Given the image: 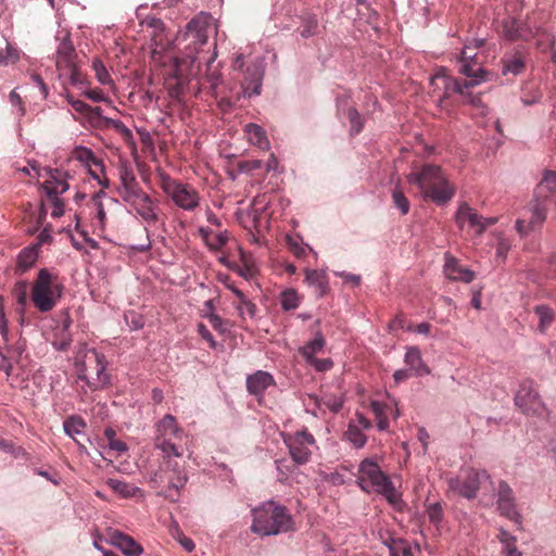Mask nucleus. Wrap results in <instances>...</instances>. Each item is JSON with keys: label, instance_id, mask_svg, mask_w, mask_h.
I'll list each match as a JSON object with an SVG mask.
<instances>
[{"label": "nucleus", "instance_id": "nucleus-58", "mask_svg": "<svg viewBox=\"0 0 556 556\" xmlns=\"http://www.w3.org/2000/svg\"><path fill=\"white\" fill-rule=\"evenodd\" d=\"M308 365L314 367L319 372H325L330 370L333 367V362L331 358H312L306 362Z\"/></svg>", "mask_w": 556, "mask_h": 556}, {"label": "nucleus", "instance_id": "nucleus-52", "mask_svg": "<svg viewBox=\"0 0 556 556\" xmlns=\"http://www.w3.org/2000/svg\"><path fill=\"white\" fill-rule=\"evenodd\" d=\"M27 290L28 283L25 280H20L14 285L13 294L21 306H25L27 303Z\"/></svg>", "mask_w": 556, "mask_h": 556}, {"label": "nucleus", "instance_id": "nucleus-10", "mask_svg": "<svg viewBox=\"0 0 556 556\" xmlns=\"http://www.w3.org/2000/svg\"><path fill=\"white\" fill-rule=\"evenodd\" d=\"M491 480L490 475L484 469H467L463 475L447 478L448 491L463 496L467 500L475 498L480 489V485Z\"/></svg>", "mask_w": 556, "mask_h": 556}, {"label": "nucleus", "instance_id": "nucleus-2", "mask_svg": "<svg viewBox=\"0 0 556 556\" xmlns=\"http://www.w3.org/2000/svg\"><path fill=\"white\" fill-rule=\"evenodd\" d=\"M251 530L262 536L278 535L293 529L292 516L275 501L262 503L252 510Z\"/></svg>", "mask_w": 556, "mask_h": 556}, {"label": "nucleus", "instance_id": "nucleus-62", "mask_svg": "<svg viewBox=\"0 0 556 556\" xmlns=\"http://www.w3.org/2000/svg\"><path fill=\"white\" fill-rule=\"evenodd\" d=\"M197 329L199 336L208 343L211 349L215 350L217 348V342L215 341L207 327L204 324H199Z\"/></svg>", "mask_w": 556, "mask_h": 556}, {"label": "nucleus", "instance_id": "nucleus-9", "mask_svg": "<svg viewBox=\"0 0 556 556\" xmlns=\"http://www.w3.org/2000/svg\"><path fill=\"white\" fill-rule=\"evenodd\" d=\"M122 200L128 206V212L143 220L148 226L155 224L160 219V201L142 189Z\"/></svg>", "mask_w": 556, "mask_h": 556}, {"label": "nucleus", "instance_id": "nucleus-30", "mask_svg": "<svg viewBox=\"0 0 556 556\" xmlns=\"http://www.w3.org/2000/svg\"><path fill=\"white\" fill-rule=\"evenodd\" d=\"M502 74L503 75H519L523 72L526 60L521 52L516 51L513 54L505 55L502 59Z\"/></svg>", "mask_w": 556, "mask_h": 556}, {"label": "nucleus", "instance_id": "nucleus-3", "mask_svg": "<svg viewBox=\"0 0 556 556\" xmlns=\"http://www.w3.org/2000/svg\"><path fill=\"white\" fill-rule=\"evenodd\" d=\"M75 367L78 371V379L86 381L88 387L93 390L102 389L110 381L105 355L96 349L86 346L80 349L76 355Z\"/></svg>", "mask_w": 556, "mask_h": 556}, {"label": "nucleus", "instance_id": "nucleus-14", "mask_svg": "<svg viewBox=\"0 0 556 556\" xmlns=\"http://www.w3.org/2000/svg\"><path fill=\"white\" fill-rule=\"evenodd\" d=\"M431 97L435 99L440 109H447V100L459 89V79L448 75L444 68H440L431 77Z\"/></svg>", "mask_w": 556, "mask_h": 556}, {"label": "nucleus", "instance_id": "nucleus-32", "mask_svg": "<svg viewBox=\"0 0 556 556\" xmlns=\"http://www.w3.org/2000/svg\"><path fill=\"white\" fill-rule=\"evenodd\" d=\"M481 79H468V80H459V89L456 90L457 96H459L460 101L465 104H471L473 106H479L482 104L480 97L475 96L470 92V89L480 85Z\"/></svg>", "mask_w": 556, "mask_h": 556}, {"label": "nucleus", "instance_id": "nucleus-42", "mask_svg": "<svg viewBox=\"0 0 556 556\" xmlns=\"http://www.w3.org/2000/svg\"><path fill=\"white\" fill-rule=\"evenodd\" d=\"M534 313L539 317V330L545 332L555 318V312L552 307L541 304L534 307Z\"/></svg>", "mask_w": 556, "mask_h": 556}, {"label": "nucleus", "instance_id": "nucleus-4", "mask_svg": "<svg viewBox=\"0 0 556 556\" xmlns=\"http://www.w3.org/2000/svg\"><path fill=\"white\" fill-rule=\"evenodd\" d=\"M356 484L366 493L377 492L381 494L391 504H396L400 500V495L390 478L371 458H365L361 462Z\"/></svg>", "mask_w": 556, "mask_h": 556}, {"label": "nucleus", "instance_id": "nucleus-43", "mask_svg": "<svg viewBox=\"0 0 556 556\" xmlns=\"http://www.w3.org/2000/svg\"><path fill=\"white\" fill-rule=\"evenodd\" d=\"M207 313L205 318L210 321L211 326L219 333H226L228 331V323L223 319L219 315L214 313V306L211 301L205 302Z\"/></svg>", "mask_w": 556, "mask_h": 556}, {"label": "nucleus", "instance_id": "nucleus-31", "mask_svg": "<svg viewBox=\"0 0 556 556\" xmlns=\"http://www.w3.org/2000/svg\"><path fill=\"white\" fill-rule=\"evenodd\" d=\"M305 281L308 286L315 288L317 295L324 296L328 291V279L324 270L306 269Z\"/></svg>", "mask_w": 556, "mask_h": 556}, {"label": "nucleus", "instance_id": "nucleus-17", "mask_svg": "<svg viewBox=\"0 0 556 556\" xmlns=\"http://www.w3.org/2000/svg\"><path fill=\"white\" fill-rule=\"evenodd\" d=\"M496 507L502 516L515 521L517 525L521 523V516L516 507V496L510 485L505 480H500L496 492Z\"/></svg>", "mask_w": 556, "mask_h": 556}, {"label": "nucleus", "instance_id": "nucleus-48", "mask_svg": "<svg viewBox=\"0 0 556 556\" xmlns=\"http://www.w3.org/2000/svg\"><path fill=\"white\" fill-rule=\"evenodd\" d=\"M346 116L351 124V129H350L351 136L358 135L364 128V122H363L361 114L358 113V111L355 108H349L346 111Z\"/></svg>", "mask_w": 556, "mask_h": 556}, {"label": "nucleus", "instance_id": "nucleus-53", "mask_svg": "<svg viewBox=\"0 0 556 556\" xmlns=\"http://www.w3.org/2000/svg\"><path fill=\"white\" fill-rule=\"evenodd\" d=\"M103 121H104L106 126H110V127L114 128L125 139H129V138L132 137L131 130L121 119L103 117Z\"/></svg>", "mask_w": 556, "mask_h": 556}, {"label": "nucleus", "instance_id": "nucleus-6", "mask_svg": "<svg viewBox=\"0 0 556 556\" xmlns=\"http://www.w3.org/2000/svg\"><path fill=\"white\" fill-rule=\"evenodd\" d=\"M264 77V66L262 62L252 63L247 67L244 72V77L241 83V89L238 91L233 99L222 96L217 91V105L223 112H228L231 110L236 101H239L241 98H251L253 96H258L262 91V84Z\"/></svg>", "mask_w": 556, "mask_h": 556}, {"label": "nucleus", "instance_id": "nucleus-57", "mask_svg": "<svg viewBox=\"0 0 556 556\" xmlns=\"http://www.w3.org/2000/svg\"><path fill=\"white\" fill-rule=\"evenodd\" d=\"M262 166L263 162L260 160H247L239 162L237 168L239 174H251Z\"/></svg>", "mask_w": 556, "mask_h": 556}, {"label": "nucleus", "instance_id": "nucleus-56", "mask_svg": "<svg viewBox=\"0 0 556 556\" xmlns=\"http://www.w3.org/2000/svg\"><path fill=\"white\" fill-rule=\"evenodd\" d=\"M229 240V232L227 230L220 231L218 233H214L211 241H208V247L211 250H220L223 247L227 244Z\"/></svg>", "mask_w": 556, "mask_h": 556}, {"label": "nucleus", "instance_id": "nucleus-55", "mask_svg": "<svg viewBox=\"0 0 556 556\" xmlns=\"http://www.w3.org/2000/svg\"><path fill=\"white\" fill-rule=\"evenodd\" d=\"M93 71L98 81L102 85H109L112 83L109 72L104 64L100 60H94L92 64Z\"/></svg>", "mask_w": 556, "mask_h": 556}, {"label": "nucleus", "instance_id": "nucleus-26", "mask_svg": "<svg viewBox=\"0 0 556 556\" xmlns=\"http://www.w3.org/2000/svg\"><path fill=\"white\" fill-rule=\"evenodd\" d=\"M404 363L408 369L416 377H421L430 374V369L425 364L420 350L417 346H407L404 356Z\"/></svg>", "mask_w": 556, "mask_h": 556}, {"label": "nucleus", "instance_id": "nucleus-1", "mask_svg": "<svg viewBox=\"0 0 556 556\" xmlns=\"http://www.w3.org/2000/svg\"><path fill=\"white\" fill-rule=\"evenodd\" d=\"M185 37L194 45L184 58L167 56L164 62V76L167 93L170 99L180 101L186 91L198 92L200 85L205 81L215 98H217L222 75L217 70H211L216 59V52L206 61L205 74L202 75L201 64L195 52L207 42L206 26L199 20H191L186 26Z\"/></svg>", "mask_w": 556, "mask_h": 556}, {"label": "nucleus", "instance_id": "nucleus-15", "mask_svg": "<svg viewBox=\"0 0 556 556\" xmlns=\"http://www.w3.org/2000/svg\"><path fill=\"white\" fill-rule=\"evenodd\" d=\"M546 218V210L541 200H536L534 195L533 203L525 208L522 217L518 218L515 224L517 232L521 237L528 236L531 231L540 228Z\"/></svg>", "mask_w": 556, "mask_h": 556}, {"label": "nucleus", "instance_id": "nucleus-11", "mask_svg": "<svg viewBox=\"0 0 556 556\" xmlns=\"http://www.w3.org/2000/svg\"><path fill=\"white\" fill-rule=\"evenodd\" d=\"M514 402L525 415L538 417L547 415V407L532 380H525L519 384Z\"/></svg>", "mask_w": 556, "mask_h": 556}, {"label": "nucleus", "instance_id": "nucleus-21", "mask_svg": "<svg viewBox=\"0 0 556 556\" xmlns=\"http://www.w3.org/2000/svg\"><path fill=\"white\" fill-rule=\"evenodd\" d=\"M455 220L460 228H463L465 223L467 222L469 227L475 229L478 235H481L483 232V216L478 214L465 202L458 206V210L455 215Z\"/></svg>", "mask_w": 556, "mask_h": 556}, {"label": "nucleus", "instance_id": "nucleus-47", "mask_svg": "<svg viewBox=\"0 0 556 556\" xmlns=\"http://www.w3.org/2000/svg\"><path fill=\"white\" fill-rule=\"evenodd\" d=\"M280 303L283 311L295 309L300 305L298 292L293 289L285 290L281 293Z\"/></svg>", "mask_w": 556, "mask_h": 556}, {"label": "nucleus", "instance_id": "nucleus-29", "mask_svg": "<svg viewBox=\"0 0 556 556\" xmlns=\"http://www.w3.org/2000/svg\"><path fill=\"white\" fill-rule=\"evenodd\" d=\"M476 54L465 55V62H459V73L468 79H481V84L488 80V72L482 67L481 63L469 62V59H475Z\"/></svg>", "mask_w": 556, "mask_h": 556}, {"label": "nucleus", "instance_id": "nucleus-51", "mask_svg": "<svg viewBox=\"0 0 556 556\" xmlns=\"http://www.w3.org/2000/svg\"><path fill=\"white\" fill-rule=\"evenodd\" d=\"M240 317H244L245 315L250 318H254L256 315V305L251 302L247 296L243 300L238 301L236 306Z\"/></svg>", "mask_w": 556, "mask_h": 556}, {"label": "nucleus", "instance_id": "nucleus-22", "mask_svg": "<svg viewBox=\"0 0 556 556\" xmlns=\"http://www.w3.org/2000/svg\"><path fill=\"white\" fill-rule=\"evenodd\" d=\"M110 538L111 544L117 547L126 556H141L143 554L142 546L128 534L114 530Z\"/></svg>", "mask_w": 556, "mask_h": 556}, {"label": "nucleus", "instance_id": "nucleus-64", "mask_svg": "<svg viewBox=\"0 0 556 556\" xmlns=\"http://www.w3.org/2000/svg\"><path fill=\"white\" fill-rule=\"evenodd\" d=\"M168 532L170 536L176 541H179L185 535L179 523L175 519H172L168 526Z\"/></svg>", "mask_w": 556, "mask_h": 556}, {"label": "nucleus", "instance_id": "nucleus-28", "mask_svg": "<svg viewBox=\"0 0 556 556\" xmlns=\"http://www.w3.org/2000/svg\"><path fill=\"white\" fill-rule=\"evenodd\" d=\"M50 177L51 179L45 181L41 186L47 195H60L68 190L70 185L59 169L50 170Z\"/></svg>", "mask_w": 556, "mask_h": 556}, {"label": "nucleus", "instance_id": "nucleus-8", "mask_svg": "<svg viewBox=\"0 0 556 556\" xmlns=\"http://www.w3.org/2000/svg\"><path fill=\"white\" fill-rule=\"evenodd\" d=\"M182 434L184 430L179 427L176 418L167 414L155 424L154 447L159 450L162 455L181 457L182 451L175 441L181 440Z\"/></svg>", "mask_w": 556, "mask_h": 556}, {"label": "nucleus", "instance_id": "nucleus-23", "mask_svg": "<svg viewBox=\"0 0 556 556\" xmlns=\"http://www.w3.org/2000/svg\"><path fill=\"white\" fill-rule=\"evenodd\" d=\"M534 195L536 200L551 201L556 204V172L545 170L541 181L538 184Z\"/></svg>", "mask_w": 556, "mask_h": 556}, {"label": "nucleus", "instance_id": "nucleus-60", "mask_svg": "<svg viewBox=\"0 0 556 556\" xmlns=\"http://www.w3.org/2000/svg\"><path fill=\"white\" fill-rule=\"evenodd\" d=\"M67 325L65 326V328L62 330L63 332V336L62 338L60 339H55L52 341V346L56 350V351H66L68 349V346L71 345L72 343V338L71 336L66 332L67 330Z\"/></svg>", "mask_w": 556, "mask_h": 556}, {"label": "nucleus", "instance_id": "nucleus-40", "mask_svg": "<svg viewBox=\"0 0 556 556\" xmlns=\"http://www.w3.org/2000/svg\"><path fill=\"white\" fill-rule=\"evenodd\" d=\"M344 438L349 441L355 448H363L367 442V437L364 431L361 430V427L356 425L354 421H350L346 431L344 432Z\"/></svg>", "mask_w": 556, "mask_h": 556}, {"label": "nucleus", "instance_id": "nucleus-36", "mask_svg": "<svg viewBox=\"0 0 556 556\" xmlns=\"http://www.w3.org/2000/svg\"><path fill=\"white\" fill-rule=\"evenodd\" d=\"M244 131L252 144L257 146L262 150L269 148V141L266 137V132L260 125L253 123L247 124L244 126Z\"/></svg>", "mask_w": 556, "mask_h": 556}, {"label": "nucleus", "instance_id": "nucleus-63", "mask_svg": "<svg viewBox=\"0 0 556 556\" xmlns=\"http://www.w3.org/2000/svg\"><path fill=\"white\" fill-rule=\"evenodd\" d=\"M498 540L503 545V549L515 544L516 538L503 528L500 529Z\"/></svg>", "mask_w": 556, "mask_h": 556}, {"label": "nucleus", "instance_id": "nucleus-37", "mask_svg": "<svg viewBox=\"0 0 556 556\" xmlns=\"http://www.w3.org/2000/svg\"><path fill=\"white\" fill-rule=\"evenodd\" d=\"M59 77H64L68 80V83L77 88H83L86 84V79L81 72L79 71L77 62L72 63L70 66H64L60 70Z\"/></svg>", "mask_w": 556, "mask_h": 556}, {"label": "nucleus", "instance_id": "nucleus-46", "mask_svg": "<svg viewBox=\"0 0 556 556\" xmlns=\"http://www.w3.org/2000/svg\"><path fill=\"white\" fill-rule=\"evenodd\" d=\"M429 521L435 527L437 534L441 533L443 521V509L440 503H432L427 506Z\"/></svg>", "mask_w": 556, "mask_h": 556}, {"label": "nucleus", "instance_id": "nucleus-49", "mask_svg": "<svg viewBox=\"0 0 556 556\" xmlns=\"http://www.w3.org/2000/svg\"><path fill=\"white\" fill-rule=\"evenodd\" d=\"M21 58V51L7 41L5 51L0 49V65L15 63Z\"/></svg>", "mask_w": 556, "mask_h": 556}, {"label": "nucleus", "instance_id": "nucleus-59", "mask_svg": "<svg viewBox=\"0 0 556 556\" xmlns=\"http://www.w3.org/2000/svg\"><path fill=\"white\" fill-rule=\"evenodd\" d=\"M276 468L278 471V480L280 482H287L293 469L287 464V460H276Z\"/></svg>", "mask_w": 556, "mask_h": 556}, {"label": "nucleus", "instance_id": "nucleus-34", "mask_svg": "<svg viewBox=\"0 0 556 556\" xmlns=\"http://www.w3.org/2000/svg\"><path fill=\"white\" fill-rule=\"evenodd\" d=\"M119 179H121V184L117 188V193L121 197V199H124V198L130 195L131 193L142 189L139 186L132 172L127 168H125L121 172Z\"/></svg>", "mask_w": 556, "mask_h": 556}, {"label": "nucleus", "instance_id": "nucleus-12", "mask_svg": "<svg viewBox=\"0 0 556 556\" xmlns=\"http://www.w3.org/2000/svg\"><path fill=\"white\" fill-rule=\"evenodd\" d=\"M282 441L288 447L289 454L295 465L302 466L309 462L312 447L316 445V441L307 429H302L294 433H285L282 434Z\"/></svg>", "mask_w": 556, "mask_h": 556}, {"label": "nucleus", "instance_id": "nucleus-61", "mask_svg": "<svg viewBox=\"0 0 556 556\" xmlns=\"http://www.w3.org/2000/svg\"><path fill=\"white\" fill-rule=\"evenodd\" d=\"M52 204L51 216L53 218H59L64 214V204L63 201L59 198V195H47Z\"/></svg>", "mask_w": 556, "mask_h": 556}, {"label": "nucleus", "instance_id": "nucleus-27", "mask_svg": "<svg viewBox=\"0 0 556 556\" xmlns=\"http://www.w3.org/2000/svg\"><path fill=\"white\" fill-rule=\"evenodd\" d=\"M38 256V244L24 248L17 255L15 274L23 275L28 271L36 264Z\"/></svg>", "mask_w": 556, "mask_h": 556}, {"label": "nucleus", "instance_id": "nucleus-24", "mask_svg": "<svg viewBox=\"0 0 556 556\" xmlns=\"http://www.w3.org/2000/svg\"><path fill=\"white\" fill-rule=\"evenodd\" d=\"M444 274L450 280L469 283L475 278V273L459 265L458 260L445 255Z\"/></svg>", "mask_w": 556, "mask_h": 556}, {"label": "nucleus", "instance_id": "nucleus-35", "mask_svg": "<svg viewBox=\"0 0 556 556\" xmlns=\"http://www.w3.org/2000/svg\"><path fill=\"white\" fill-rule=\"evenodd\" d=\"M106 483L115 493L125 498L136 497L138 495L143 496L142 490L132 483L119 479H109Z\"/></svg>", "mask_w": 556, "mask_h": 556}, {"label": "nucleus", "instance_id": "nucleus-39", "mask_svg": "<svg viewBox=\"0 0 556 556\" xmlns=\"http://www.w3.org/2000/svg\"><path fill=\"white\" fill-rule=\"evenodd\" d=\"M73 157L76 161H78L81 164H84L85 166H87V167H90L91 165H94V166L100 167L101 170L104 167L102 161L99 160L94 155L93 151L91 149L83 147V146H79V147L75 148V150L73 152Z\"/></svg>", "mask_w": 556, "mask_h": 556}, {"label": "nucleus", "instance_id": "nucleus-54", "mask_svg": "<svg viewBox=\"0 0 556 556\" xmlns=\"http://www.w3.org/2000/svg\"><path fill=\"white\" fill-rule=\"evenodd\" d=\"M238 250H239L240 258L243 262V267L232 266L230 263H227L224 258H222V262L224 264H226L232 270H236L239 276L243 277L244 279H249L251 277V269L247 263L245 253L241 248H239Z\"/></svg>", "mask_w": 556, "mask_h": 556}, {"label": "nucleus", "instance_id": "nucleus-25", "mask_svg": "<svg viewBox=\"0 0 556 556\" xmlns=\"http://www.w3.org/2000/svg\"><path fill=\"white\" fill-rule=\"evenodd\" d=\"M454 195L455 188L445 177L441 182L434 185V188L429 189V191H427L422 197L425 199H430L437 205H445Z\"/></svg>", "mask_w": 556, "mask_h": 556}, {"label": "nucleus", "instance_id": "nucleus-19", "mask_svg": "<svg viewBox=\"0 0 556 556\" xmlns=\"http://www.w3.org/2000/svg\"><path fill=\"white\" fill-rule=\"evenodd\" d=\"M538 34V28L529 25L527 21L508 17L503 21V35L509 41H529Z\"/></svg>", "mask_w": 556, "mask_h": 556}, {"label": "nucleus", "instance_id": "nucleus-33", "mask_svg": "<svg viewBox=\"0 0 556 556\" xmlns=\"http://www.w3.org/2000/svg\"><path fill=\"white\" fill-rule=\"evenodd\" d=\"M382 542L388 547L391 556H414L410 544L402 538L389 535Z\"/></svg>", "mask_w": 556, "mask_h": 556}, {"label": "nucleus", "instance_id": "nucleus-16", "mask_svg": "<svg viewBox=\"0 0 556 556\" xmlns=\"http://www.w3.org/2000/svg\"><path fill=\"white\" fill-rule=\"evenodd\" d=\"M445 176L440 166L433 164H424L415 168L408 176L407 181L418 187L422 195L434 188V185L441 182Z\"/></svg>", "mask_w": 556, "mask_h": 556}, {"label": "nucleus", "instance_id": "nucleus-5", "mask_svg": "<svg viewBox=\"0 0 556 556\" xmlns=\"http://www.w3.org/2000/svg\"><path fill=\"white\" fill-rule=\"evenodd\" d=\"M63 286L58 274L49 268H41L31 288V301L41 313L52 311L62 298Z\"/></svg>", "mask_w": 556, "mask_h": 556}, {"label": "nucleus", "instance_id": "nucleus-45", "mask_svg": "<svg viewBox=\"0 0 556 556\" xmlns=\"http://www.w3.org/2000/svg\"><path fill=\"white\" fill-rule=\"evenodd\" d=\"M318 27V21L316 15L306 13L302 16V29H301V37L302 38H309L316 35Z\"/></svg>", "mask_w": 556, "mask_h": 556}, {"label": "nucleus", "instance_id": "nucleus-20", "mask_svg": "<svg viewBox=\"0 0 556 556\" xmlns=\"http://www.w3.org/2000/svg\"><path fill=\"white\" fill-rule=\"evenodd\" d=\"M245 384L250 394L255 396H263L269 387L276 384V381L270 372L257 370L252 375H248Z\"/></svg>", "mask_w": 556, "mask_h": 556}, {"label": "nucleus", "instance_id": "nucleus-38", "mask_svg": "<svg viewBox=\"0 0 556 556\" xmlns=\"http://www.w3.org/2000/svg\"><path fill=\"white\" fill-rule=\"evenodd\" d=\"M326 345V340L320 332H317L313 340L307 342L300 349L301 355L306 362L315 357L316 354L320 353Z\"/></svg>", "mask_w": 556, "mask_h": 556}, {"label": "nucleus", "instance_id": "nucleus-13", "mask_svg": "<svg viewBox=\"0 0 556 556\" xmlns=\"http://www.w3.org/2000/svg\"><path fill=\"white\" fill-rule=\"evenodd\" d=\"M162 457L163 470L169 471L173 475L168 478V485L160 493V495L173 503H177L180 498V491L187 484L189 477L185 467L177 462V457L175 455H162Z\"/></svg>", "mask_w": 556, "mask_h": 556}, {"label": "nucleus", "instance_id": "nucleus-7", "mask_svg": "<svg viewBox=\"0 0 556 556\" xmlns=\"http://www.w3.org/2000/svg\"><path fill=\"white\" fill-rule=\"evenodd\" d=\"M160 188L184 211L192 212L200 205V194L194 187L172 178L165 173H160Z\"/></svg>", "mask_w": 556, "mask_h": 556}, {"label": "nucleus", "instance_id": "nucleus-44", "mask_svg": "<svg viewBox=\"0 0 556 556\" xmlns=\"http://www.w3.org/2000/svg\"><path fill=\"white\" fill-rule=\"evenodd\" d=\"M393 205L400 211L402 215H407L410 208V203L400 186H395L391 191Z\"/></svg>", "mask_w": 556, "mask_h": 556}, {"label": "nucleus", "instance_id": "nucleus-50", "mask_svg": "<svg viewBox=\"0 0 556 556\" xmlns=\"http://www.w3.org/2000/svg\"><path fill=\"white\" fill-rule=\"evenodd\" d=\"M286 241H287L288 248L296 257L305 256L307 250L313 251L312 248H309L307 244L300 242V240L298 238L287 236Z\"/></svg>", "mask_w": 556, "mask_h": 556}, {"label": "nucleus", "instance_id": "nucleus-41", "mask_svg": "<svg viewBox=\"0 0 556 556\" xmlns=\"http://www.w3.org/2000/svg\"><path fill=\"white\" fill-rule=\"evenodd\" d=\"M85 420L78 415H72L63 421L64 432L75 440V435L81 434L86 428Z\"/></svg>", "mask_w": 556, "mask_h": 556}, {"label": "nucleus", "instance_id": "nucleus-18", "mask_svg": "<svg viewBox=\"0 0 556 556\" xmlns=\"http://www.w3.org/2000/svg\"><path fill=\"white\" fill-rule=\"evenodd\" d=\"M56 51L55 66L60 70L77 62V53L71 39V34L66 29L59 30L55 35Z\"/></svg>", "mask_w": 556, "mask_h": 556}]
</instances>
